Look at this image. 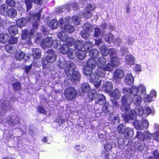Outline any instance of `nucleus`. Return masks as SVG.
<instances>
[{"mask_svg": "<svg viewBox=\"0 0 159 159\" xmlns=\"http://www.w3.org/2000/svg\"><path fill=\"white\" fill-rule=\"evenodd\" d=\"M41 11H40L37 13H29V16L27 17L28 21L29 22H31L32 23V28L30 32V34L31 35H34L39 27V24L38 21L40 20L41 18Z\"/></svg>", "mask_w": 159, "mask_h": 159, "instance_id": "f257e3e1", "label": "nucleus"}, {"mask_svg": "<svg viewBox=\"0 0 159 159\" xmlns=\"http://www.w3.org/2000/svg\"><path fill=\"white\" fill-rule=\"evenodd\" d=\"M47 52L48 54L46 57H43L42 59V66L44 69L47 67V65L48 63L53 62L57 59V56L55 53V51L52 49H49Z\"/></svg>", "mask_w": 159, "mask_h": 159, "instance_id": "f03ea898", "label": "nucleus"}, {"mask_svg": "<svg viewBox=\"0 0 159 159\" xmlns=\"http://www.w3.org/2000/svg\"><path fill=\"white\" fill-rule=\"evenodd\" d=\"M120 101L121 103V109L125 113H128L130 111V105L132 104V100L130 95H123L122 96Z\"/></svg>", "mask_w": 159, "mask_h": 159, "instance_id": "7ed1b4c3", "label": "nucleus"}, {"mask_svg": "<svg viewBox=\"0 0 159 159\" xmlns=\"http://www.w3.org/2000/svg\"><path fill=\"white\" fill-rule=\"evenodd\" d=\"M77 92L74 88L69 87L65 90L64 95L66 98L70 101H72L76 97Z\"/></svg>", "mask_w": 159, "mask_h": 159, "instance_id": "20e7f679", "label": "nucleus"}, {"mask_svg": "<svg viewBox=\"0 0 159 159\" xmlns=\"http://www.w3.org/2000/svg\"><path fill=\"white\" fill-rule=\"evenodd\" d=\"M95 9V7L93 4L90 3L87 4L83 13V16L86 19L90 18L93 16L92 11Z\"/></svg>", "mask_w": 159, "mask_h": 159, "instance_id": "39448f33", "label": "nucleus"}, {"mask_svg": "<svg viewBox=\"0 0 159 159\" xmlns=\"http://www.w3.org/2000/svg\"><path fill=\"white\" fill-rule=\"evenodd\" d=\"M131 91L132 95H137V93L145 94L146 90L144 87L142 85L137 87L133 86L132 87Z\"/></svg>", "mask_w": 159, "mask_h": 159, "instance_id": "423d86ee", "label": "nucleus"}, {"mask_svg": "<svg viewBox=\"0 0 159 159\" xmlns=\"http://www.w3.org/2000/svg\"><path fill=\"white\" fill-rule=\"evenodd\" d=\"M34 2L37 4L42 5L43 3V0H25V2L26 5V11L30 10L32 8V3Z\"/></svg>", "mask_w": 159, "mask_h": 159, "instance_id": "0eeeda50", "label": "nucleus"}, {"mask_svg": "<svg viewBox=\"0 0 159 159\" xmlns=\"http://www.w3.org/2000/svg\"><path fill=\"white\" fill-rule=\"evenodd\" d=\"M75 65L74 63L71 62L67 66L65 69V72L67 76H70L75 71Z\"/></svg>", "mask_w": 159, "mask_h": 159, "instance_id": "6e6552de", "label": "nucleus"}, {"mask_svg": "<svg viewBox=\"0 0 159 159\" xmlns=\"http://www.w3.org/2000/svg\"><path fill=\"white\" fill-rule=\"evenodd\" d=\"M52 39L51 37H48L43 39L41 43L42 47L44 49L51 47L52 46Z\"/></svg>", "mask_w": 159, "mask_h": 159, "instance_id": "1a4fd4ad", "label": "nucleus"}, {"mask_svg": "<svg viewBox=\"0 0 159 159\" xmlns=\"http://www.w3.org/2000/svg\"><path fill=\"white\" fill-rule=\"evenodd\" d=\"M106 98L104 95L98 94L95 98V104L102 105L106 101Z\"/></svg>", "mask_w": 159, "mask_h": 159, "instance_id": "9d476101", "label": "nucleus"}, {"mask_svg": "<svg viewBox=\"0 0 159 159\" xmlns=\"http://www.w3.org/2000/svg\"><path fill=\"white\" fill-rule=\"evenodd\" d=\"M108 119L111 122L114 124L119 123L120 120L118 114L114 115L113 112L109 115Z\"/></svg>", "mask_w": 159, "mask_h": 159, "instance_id": "9b49d317", "label": "nucleus"}, {"mask_svg": "<svg viewBox=\"0 0 159 159\" xmlns=\"http://www.w3.org/2000/svg\"><path fill=\"white\" fill-rule=\"evenodd\" d=\"M108 94L111 97L115 100L119 99L121 96L120 93L118 88L115 89L113 91H111Z\"/></svg>", "mask_w": 159, "mask_h": 159, "instance_id": "f8f14e48", "label": "nucleus"}, {"mask_svg": "<svg viewBox=\"0 0 159 159\" xmlns=\"http://www.w3.org/2000/svg\"><path fill=\"white\" fill-rule=\"evenodd\" d=\"M80 74L79 72L77 70H75L73 73L69 77L71 81L74 82L75 81H78L80 80Z\"/></svg>", "mask_w": 159, "mask_h": 159, "instance_id": "ddd939ff", "label": "nucleus"}, {"mask_svg": "<svg viewBox=\"0 0 159 159\" xmlns=\"http://www.w3.org/2000/svg\"><path fill=\"white\" fill-rule=\"evenodd\" d=\"M134 131L133 129L128 127L124 129L123 134L126 139H129L134 135Z\"/></svg>", "mask_w": 159, "mask_h": 159, "instance_id": "4468645a", "label": "nucleus"}, {"mask_svg": "<svg viewBox=\"0 0 159 159\" xmlns=\"http://www.w3.org/2000/svg\"><path fill=\"white\" fill-rule=\"evenodd\" d=\"M107 61L106 58L103 57H99L96 61L97 66L102 69L106 65Z\"/></svg>", "mask_w": 159, "mask_h": 159, "instance_id": "2eb2a0df", "label": "nucleus"}, {"mask_svg": "<svg viewBox=\"0 0 159 159\" xmlns=\"http://www.w3.org/2000/svg\"><path fill=\"white\" fill-rule=\"evenodd\" d=\"M125 75L124 71L121 69H117L114 72V77L116 79H121Z\"/></svg>", "mask_w": 159, "mask_h": 159, "instance_id": "dca6fc26", "label": "nucleus"}, {"mask_svg": "<svg viewBox=\"0 0 159 159\" xmlns=\"http://www.w3.org/2000/svg\"><path fill=\"white\" fill-rule=\"evenodd\" d=\"M131 99L132 100V103L134 102L135 105L139 104L142 101V98L138 94L132 95L131 96Z\"/></svg>", "mask_w": 159, "mask_h": 159, "instance_id": "f3484780", "label": "nucleus"}, {"mask_svg": "<svg viewBox=\"0 0 159 159\" xmlns=\"http://www.w3.org/2000/svg\"><path fill=\"white\" fill-rule=\"evenodd\" d=\"M93 68L90 67L88 66H85L83 69V72L84 74L87 76L93 75L92 76V78L95 77L94 74H96L95 73H93Z\"/></svg>", "mask_w": 159, "mask_h": 159, "instance_id": "a211bd4d", "label": "nucleus"}, {"mask_svg": "<svg viewBox=\"0 0 159 159\" xmlns=\"http://www.w3.org/2000/svg\"><path fill=\"white\" fill-rule=\"evenodd\" d=\"M32 55L34 59H37L39 58L41 56V49L36 48H33Z\"/></svg>", "mask_w": 159, "mask_h": 159, "instance_id": "6ab92c4d", "label": "nucleus"}, {"mask_svg": "<svg viewBox=\"0 0 159 159\" xmlns=\"http://www.w3.org/2000/svg\"><path fill=\"white\" fill-rule=\"evenodd\" d=\"M93 45L89 41H86L84 44L83 43V49L82 50L85 52H90L93 46Z\"/></svg>", "mask_w": 159, "mask_h": 159, "instance_id": "aec40b11", "label": "nucleus"}, {"mask_svg": "<svg viewBox=\"0 0 159 159\" xmlns=\"http://www.w3.org/2000/svg\"><path fill=\"white\" fill-rule=\"evenodd\" d=\"M103 87L105 92L109 94L113 90V85L111 82H106L103 84Z\"/></svg>", "mask_w": 159, "mask_h": 159, "instance_id": "412c9836", "label": "nucleus"}, {"mask_svg": "<svg viewBox=\"0 0 159 159\" xmlns=\"http://www.w3.org/2000/svg\"><path fill=\"white\" fill-rule=\"evenodd\" d=\"M125 82L128 85H131L134 82V78L130 74H127L125 78Z\"/></svg>", "mask_w": 159, "mask_h": 159, "instance_id": "4be33fe9", "label": "nucleus"}, {"mask_svg": "<svg viewBox=\"0 0 159 159\" xmlns=\"http://www.w3.org/2000/svg\"><path fill=\"white\" fill-rule=\"evenodd\" d=\"M18 28L16 25L11 26L8 29V32L11 36H15L18 33Z\"/></svg>", "mask_w": 159, "mask_h": 159, "instance_id": "5701e85b", "label": "nucleus"}, {"mask_svg": "<svg viewBox=\"0 0 159 159\" xmlns=\"http://www.w3.org/2000/svg\"><path fill=\"white\" fill-rule=\"evenodd\" d=\"M6 14L9 17L13 18L16 16L17 12L15 9L10 8L6 10Z\"/></svg>", "mask_w": 159, "mask_h": 159, "instance_id": "b1692460", "label": "nucleus"}, {"mask_svg": "<svg viewBox=\"0 0 159 159\" xmlns=\"http://www.w3.org/2000/svg\"><path fill=\"white\" fill-rule=\"evenodd\" d=\"M120 59L117 56L111 57L110 58V63L112 67L118 66L120 63Z\"/></svg>", "mask_w": 159, "mask_h": 159, "instance_id": "393cba45", "label": "nucleus"}, {"mask_svg": "<svg viewBox=\"0 0 159 159\" xmlns=\"http://www.w3.org/2000/svg\"><path fill=\"white\" fill-rule=\"evenodd\" d=\"M83 42L82 41L76 40L74 43L73 47L78 50H82L83 49Z\"/></svg>", "mask_w": 159, "mask_h": 159, "instance_id": "a878e982", "label": "nucleus"}, {"mask_svg": "<svg viewBox=\"0 0 159 159\" xmlns=\"http://www.w3.org/2000/svg\"><path fill=\"white\" fill-rule=\"evenodd\" d=\"M95 77L92 78V80L95 84L94 85L96 88H98L101 85V80L99 81V76L98 74H94Z\"/></svg>", "mask_w": 159, "mask_h": 159, "instance_id": "bb28decb", "label": "nucleus"}, {"mask_svg": "<svg viewBox=\"0 0 159 159\" xmlns=\"http://www.w3.org/2000/svg\"><path fill=\"white\" fill-rule=\"evenodd\" d=\"M91 58L97 59L99 56L100 53L97 49H93L91 50L89 52Z\"/></svg>", "mask_w": 159, "mask_h": 159, "instance_id": "cd10ccee", "label": "nucleus"}, {"mask_svg": "<svg viewBox=\"0 0 159 159\" xmlns=\"http://www.w3.org/2000/svg\"><path fill=\"white\" fill-rule=\"evenodd\" d=\"M26 24L27 20L24 17L19 19L16 21V25L20 27H22L26 25Z\"/></svg>", "mask_w": 159, "mask_h": 159, "instance_id": "c85d7f7f", "label": "nucleus"}, {"mask_svg": "<svg viewBox=\"0 0 159 159\" xmlns=\"http://www.w3.org/2000/svg\"><path fill=\"white\" fill-rule=\"evenodd\" d=\"M100 51L101 54L104 56H107L109 54V49L107 46L105 45H102L100 48Z\"/></svg>", "mask_w": 159, "mask_h": 159, "instance_id": "c756f323", "label": "nucleus"}, {"mask_svg": "<svg viewBox=\"0 0 159 159\" xmlns=\"http://www.w3.org/2000/svg\"><path fill=\"white\" fill-rule=\"evenodd\" d=\"M58 22L55 19H53L51 20L49 24V27L52 30L57 29L58 27Z\"/></svg>", "mask_w": 159, "mask_h": 159, "instance_id": "7c9ffc66", "label": "nucleus"}, {"mask_svg": "<svg viewBox=\"0 0 159 159\" xmlns=\"http://www.w3.org/2000/svg\"><path fill=\"white\" fill-rule=\"evenodd\" d=\"M25 56L24 53L22 51H18L15 54V57L18 60L22 61L24 58Z\"/></svg>", "mask_w": 159, "mask_h": 159, "instance_id": "2f4dec72", "label": "nucleus"}, {"mask_svg": "<svg viewBox=\"0 0 159 159\" xmlns=\"http://www.w3.org/2000/svg\"><path fill=\"white\" fill-rule=\"evenodd\" d=\"M95 59L90 57L87 61V66L93 68H95L97 66L96 61Z\"/></svg>", "mask_w": 159, "mask_h": 159, "instance_id": "473e14b6", "label": "nucleus"}, {"mask_svg": "<svg viewBox=\"0 0 159 159\" xmlns=\"http://www.w3.org/2000/svg\"><path fill=\"white\" fill-rule=\"evenodd\" d=\"M9 40V36L4 33L0 34V42L2 43H6Z\"/></svg>", "mask_w": 159, "mask_h": 159, "instance_id": "72a5a7b5", "label": "nucleus"}, {"mask_svg": "<svg viewBox=\"0 0 159 159\" xmlns=\"http://www.w3.org/2000/svg\"><path fill=\"white\" fill-rule=\"evenodd\" d=\"M97 93L95 90L92 89L89 91L88 93V97L90 101H93L95 98L96 94Z\"/></svg>", "mask_w": 159, "mask_h": 159, "instance_id": "f704fd0d", "label": "nucleus"}, {"mask_svg": "<svg viewBox=\"0 0 159 159\" xmlns=\"http://www.w3.org/2000/svg\"><path fill=\"white\" fill-rule=\"evenodd\" d=\"M64 31L69 33H72L74 30V27L69 25H65L63 27Z\"/></svg>", "mask_w": 159, "mask_h": 159, "instance_id": "c9c22d12", "label": "nucleus"}, {"mask_svg": "<svg viewBox=\"0 0 159 159\" xmlns=\"http://www.w3.org/2000/svg\"><path fill=\"white\" fill-rule=\"evenodd\" d=\"M59 49V51L62 54H66L67 53L69 48L66 44H63L61 46Z\"/></svg>", "mask_w": 159, "mask_h": 159, "instance_id": "e433bc0d", "label": "nucleus"}, {"mask_svg": "<svg viewBox=\"0 0 159 159\" xmlns=\"http://www.w3.org/2000/svg\"><path fill=\"white\" fill-rule=\"evenodd\" d=\"M64 31L59 32L58 34L59 38L62 41L64 42L67 40L68 36L65 34Z\"/></svg>", "mask_w": 159, "mask_h": 159, "instance_id": "4c0bfd02", "label": "nucleus"}, {"mask_svg": "<svg viewBox=\"0 0 159 159\" xmlns=\"http://www.w3.org/2000/svg\"><path fill=\"white\" fill-rule=\"evenodd\" d=\"M12 86L14 91L19 90L21 88V84L19 81L13 83L12 84Z\"/></svg>", "mask_w": 159, "mask_h": 159, "instance_id": "58836bf2", "label": "nucleus"}, {"mask_svg": "<svg viewBox=\"0 0 159 159\" xmlns=\"http://www.w3.org/2000/svg\"><path fill=\"white\" fill-rule=\"evenodd\" d=\"M125 61L126 63L131 66L134 64V58L131 56H128L125 59Z\"/></svg>", "mask_w": 159, "mask_h": 159, "instance_id": "ea45409f", "label": "nucleus"}, {"mask_svg": "<svg viewBox=\"0 0 159 159\" xmlns=\"http://www.w3.org/2000/svg\"><path fill=\"white\" fill-rule=\"evenodd\" d=\"M82 91L84 93L88 92L90 89V87L88 83H83L81 87Z\"/></svg>", "mask_w": 159, "mask_h": 159, "instance_id": "a19ab883", "label": "nucleus"}, {"mask_svg": "<svg viewBox=\"0 0 159 159\" xmlns=\"http://www.w3.org/2000/svg\"><path fill=\"white\" fill-rule=\"evenodd\" d=\"M114 38V35L111 34L109 33L105 35L104 39L106 42L110 43L113 40Z\"/></svg>", "mask_w": 159, "mask_h": 159, "instance_id": "79ce46f5", "label": "nucleus"}, {"mask_svg": "<svg viewBox=\"0 0 159 159\" xmlns=\"http://www.w3.org/2000/svg\"><path fill=\"white\" fill-rule=\"evenodd\" d=\"M75 52V50L73 49L70 48L68 49V51H67V53L66 54L70 59H72L74 58Z\"/></svg>", "mask_w": 159, "mask_h": 159, "instance_id": "37998d69", "label": "nucleus"}, {"mask_svg": "<svg viewBox=\"0 0 159 159\" xmlns=\"http://www.w3.org/2000/svg\"><path fill=\"white\" fill-rule=\"evenodd\" d=\"M136 138L139 139L140 140L144 141L145 139V134L142 132L137 131L135 136Z\"/></svg>", "mask_w": 159, "mask_h": 159, "instance_id": "c03bdc74", "label": "nucleus"}, {"mask_svg": "<svg viewBox=\"0 0 159 159\" xmlns=\"http://www.w3.org/2000/svg\"><path fill=\"white\" fill-rule=\"evenodd\" d=\"M65 42L66 45H67L68 46L71 47L72 46V45H74V43L75 42L74 41V39L72 37H67V40L65 41H64Z\"/></svg>", "mask_w": 159, "mask_h": 159, "instance_id": "a18cd8bd", "label": "nucleus"}, {"mask_svg": "<svg viewBox=\"0 0 159 159\" xmlns=\"http://www.w3.org/2000/svg\"><path fill=\"white\" fill-rule=\"evenodd\" d=\"M78 52L77 55V58L80 60H83L86 57V53L83 50H80Z\"/></svg>", "mask_w": 159, "mask_h": 159, "instance_id": "49530a36", "label": "nucleus"}, {"mask_svg": "<svg viewBox=\"0 0 159 159\" xmlns=\"http://www.w3.org/2000/svg\"><path fill=\"white\" fill-rule=\"evenodd\" d=\"M37 112L40 114L46 115L47 111L45 109L40 105H38L36 108Z\"/></svg>", "mask_w": 159, "mask_h": 159, "instance_id": "de8ad7c7", "label": "nucleus"}, {"mask_svg": "<svg viewBox=\"0 0 159 159\" xmlns=\"http://www.w3.org/2000/svg\"><path fill=\"white\" fill-rule=\"evenodd\" d=\"M103 105L102 108V111L105 113L109 112V111L108 110V108L109 106V102H105L104 103Z\"/></svg>", "mask_w": 159, "mask_h": 159, "instance_id": "09e8293b", "label": "nucleus"}, {"mask_svg": "<svg viewBox=\"0 0 159 159\" xmlns=\"http://www.w3.org/2000/svg\"><path fill=\"white\" fill-rule=\"evenodd\" d=\"M122 92L123 93L128 95L132 96L131 89L130 88L126 87L122 89Z\"/></svg>", "mask_w": 159, "mask_h": 159, "instance_id": "8fccbe9b", "label": "nucleus"}, {"mask_svg": "<svg viewBox=\"0 0 159 159\" xmlns=\"http://www.w3.org/2000/svg\"><path fill=\"white\" fill-rule=\"evenodd\" d=\"M112 147V145L110 142H108L104 145V149L106 152L111 151Z\"/></svg>", "mask_w": 159, "mask_h": 159, "instance_id": "3c124183", "label": "nucleus"}, {"mask_svg": "<svg viewBox=\"0 0 159 159\" xmlns=\"http://www.w3.org/2000/svg\"><path fill=\"white\" fill-rule=\"evenodd\" d=\"M52 46L53 48L56 49H58L61 46V44H59V43L58 42V41L56 40H52Z\"/></svg>", "mask_w": 159, "mask_h": 159, "instance_id": "603ef678", "label": "nucleus"}, {"mask_svg": "<svg viewBox=\"0 0 159 159\" xmlns=\"http://www.w3.org/2000/svg\"><path fill=\"white\" fill-rule=\"evenodd\" d=\"M7 123L9 125L14 126L16 125V119H12L11 117H9L7 120Z\"/></svg>", "mask_w": 159, "mask_h": 159, "instance_id": "864d4df0", "label": "nucleus"}, {"mask_svg": "<svg viewBox=\"0 0 159 159\" xmlns=\"http://www.w3.org/2000/svg\"><path fill=\"white\" fill-rule=\"evenodd\" d=\"M11 36L10 39H9V43L10 44H14L16 43L18 39L17 38L13 36Z\"/></svg>", "mask_w": 159, "mask_h": 159, "instance_id": "5fc2aeb1", "label": "nucleus"}, {"mask_svg": "<svg viewBox=\"0 0 159 159\" xmlns=\"http://www.w3.org/2000/svg\"><path fill=\"white\" fill-rule=\"evenodd\" d=\"M89 32L84 30H81V34L82 38L87 39L89 35Z\"/></svg>", "mask_w": 159, "mask_h": 159, "instance_id": "6e6d98bb", "label": "nucleus"}, {"mask_svg": "<svg viewBox=\"0 0 159 159\" xmlns=\"http://www.w3.org/2000/svg\"><path fill=\"white\" fill-rule=\"evenodd\" d=\"M6 6L5 4H3L0 6V13L3 15H5L6 14Z\"/></svg>", "mask_w": 159, "mask_h": 159, "instance_id": "4d7b16f0", "label": "nucleus"}, {"mask_svg": "<svg viewBox=\"0 0 159 159\" xmlns=\"http://www.w3.org/2000/svg\"><path fill=\"white\" fill-rule=\"evenodd\" d=\"M7 5L9 6L14 7L15 6L16 3L13 0H6Z\"/></svg>", "mask_w": 159, "mask_h": 159, "instance_id": "13d9d810", "label": "nucleus"}, {"mask_svg": "<svg viewBox=\"0 0 159 159\" xmlns=\"http://www.w3.org/2000/svg\"><path fill=\"white\" fill-rule=\"evenodd\" d=\"M123 127L124 124H120L118 126L117 130L119 133L123 134L124 132Z\"/></svg>", "mask_w": 159, "mask_h": 159, "instance_id": "bf43d9fd", "label": "nucleus"}, {"mask_svg": "<svg viewBox=\"0 0 159 159\" xmlns=\"http://www.w3.org/2000/svg\"><path fill=\"white\" fill-rule=\"evenodd\" d=\"M101 34V30L98 27H96L95 28L94 33V36L95 37H99Z\"/></svg>", "mask_w": 159, "mask_h": 159, "instance_id": "052dcab7", "label": "nucleus"}, {"mask_svg": "<svg viewBox=\"0 0 159 159\" xmlns=\"http://www.w3.org/2000/svg\"><path fill=\"white\" fill-rule=\"evenodd\" d=\"M84 30H86L89 32L91 31V26L90 24L85 23L84 25Z\"/></svg>", "mask_w": 159, "mask_h": 159, "instance_id": "680f3d73", "label": "nucleus"}, {"mask_svg": "<svg viewBox=\"0 0 159 159\" xmlns=\"http://www.w3.org/2000/svg\"><path fill=\"white\" fill-rule=\"evenodd\" d=\"M109 54L110 58L111 57L114 56H116L117 53L112 48L109 49Z\"/></svg>", "mask_w": 159, "mask_h": 159, "instance_id": "e2e57ef3", "label": "nucleus"}, {"mask_svg": "<svg viewBox=\"0 0 159 159\" xmlns=\"http://www.w3.org/2000/svg\"><path fill=\"white\" fill-rule=\"evenodd\" d=\"M111 64H110L109 63L107 64L106 63V65L104 67H103L102 70H104L110 71L111 70Z\"/></svg>", "mask_w": 159, "mask_h": 159, "instance_id": "0e129e2a", "label": "nucleus"}, {"mask_svg": "<svg viewBox=\"0 0 159 159\" xmlns=\"http://www.w3.org/2000/svg\"><path fill=\"white\" fill-rule=\"evenodd\" d=\"M71 6L74 11L77 10L79 8L78 4L76 2H72L71 3Z\"/></svg>", "mask_w": 159, "mask_h": 159, "instance_id": "69168bd1", "label": "nucleus"}, {"mask_svg": "<svg viewBox=\"0 0 159 159\" xmlns=\"http://www.w3.org/2000/svg\"><path fill=\"white\" fill-rule=\"evenodd\" d=\"M32 68V64H30L28 66H25V73L28 74L30 70Z\"/></svg>", "mask_w": 159, "mask_h": 159, "instance_id": "338daca9", "label": "nucleus"}, {"mask_svg": "<svg viewBox=\"0 0 159 159\" xmlns=\"http://www.w3.org/2000/svg\"><path fill=\"white\" fill-rule=\"evenodd\" d=\"M153 155L156 159H159V152L155 150L153 152Z\"/></svg>", "mask_w": 159, "mask_h": 159, "instance_id": "774afa93", "label": "nucleus"}]
</instances>
